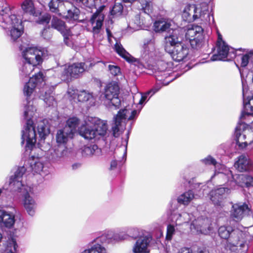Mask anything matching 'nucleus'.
Returning <instances> with one entry per match:
<instances>
[{
    "label": "nucleus",
    "instance_id": "12",
    "mask_svg": "<svg viewBox=\"0 0 253 253\" xmlns=\"http://www.w3.org/2000/svg\"><path fill=\"white\" fill-rule=\"evenodd\" d=\"M193 187L195 192L192 190H189L180 195L177 198V201L179 203L184 205H188L192 200L196 198L197 196L200 197L201 195L204 194V192L206 190V188L208 186L197 183L194 184Z\"/></svg>",
    "mask_w": 253,
    "mask_h": 253
},
{
    "label": "nucleus",
    "instance_id": "41",
    "mask_svg": "<svg viewBox=\"0 0 253 253\" xmlns=\"http://www.w3.org/2000/svg\"><path fill=\"white\" fill-rule=\"evenodd\" d=\"M115 49L117 53L128 62H133L135 59L123 47L120 43L117 42L115 45Z\"/></svg>",
    "mask_w": 253,
    "mask_h": 253
},
{
    "label": "nucleus",
    "instance_id": "57",
    "mask_svg": "<svg viewBox=\"0 0 253 253\" xmlns=\"http://www.w3.org/2000/svg\"><path fill=\"white\" fill-rule=\"evenodd\" d=\"M42 36L45 40H49L52 36V34L49 28L44 29L41 33Z\"/></svg>",
    "mask_w": 253,
    "mask_h": 253
},
{
    "label": "nucleus",
    "instance_id": "16",
    "mask_svg": "<svg viewBox=\"0 0 253 253\" xmlns=\"http://www.w3.org/2000/svg\"><path fill=\"white\" fill-rule=\"evenodd\" d=\"M69 150L64 144L54 146L48 151V157L53 163H60L68 156Z\"/></svg>",
    "mask_w": 253,
    "mask_h": 253
},
{
    "label": "nucleus",
    "instance_id": "63",
    "mask_svg": "<svg viewBox=\"0 0 253 253\" xmlns=\"http://www.w3.org/2000/svg\"><path fill=\"white\" fill-rule=\"evenodd\" d=\"M122 0L123 2H124L125 3H129L130 4H132V3H133L134 2L136 1V0Z\"/></svg>",
    "mask_w": 253,
    "mask_h": 253
},
{
    "label": "nucleus",
    "instance_id": "45",
    "mask_svg": "<svg viewBox=\"0 0 253 253\" xmlns=\"http://www.w3.org/2000/svg\"><path fill=\"white\" fill-rule=\"evenodd\" d=\"M80 10L75 7H72L68 10L67 14L65 15V18L69 20H76L79 18Z\"/></svg>",
    "mask_w": 253,
    "mask_h": 253
},
{
    "label": "nucleus",
    "instance_id": "47",
    "mask_svg": "<svg viewBox=\"0 0 253 253\" xmlns=\"http://www.w3.org/2000/svg\"><path fill=\"white\" fill-rule=\"evenodd\" d=\"M79 124V119L77 117H72L67 120L66 125L65 127H69V128L72 130V133L74 134Z\"/></svg>",
    "mask_w": 253,
    "mask_h": 253
},
{
    "label": "nucleus",
    "instance_id": "10",
    "mask_svg": "<svg viewBox=\"0 0 253 253\" xmlns=\"http://www.w3.org/2000/svg\"><path fill=\"white\" fill-rule=\"evenodd\" d=\"M22 55L25 61L38 66L42 62L43 58L46 57L47 53V50L43 48L29 47L23 50Z\"/></svg>",
    "mask_w": 253,
    "mask_h": 253
},
{
    "label": "nucleus",
    "instance_id": "25",
    "mask_svg": "<svg viewBox=\"0 0 253 253\" xmlns=\"http://www.w3.org/2000/svg\"><path fill=\"white\" fill-rule=\"evenodd\" d=\"M105 6L101 5L98 9L97 12H95L92 15L90 19V23L92 27V32L94 35L98 34L101 29L104 20V16L101 13V12L104 8Z\"/></svg>",
    "mask_w": 253,
    "mask_h": 253
},
{
    "label": "nucleus",
    "instance_id": "15",
    "mask_svg": "<svg viewBox=\"0 0 253 253\" xmlns=\"http://www.w3.org/2000/svg\"><path fill=\"white\" fill-rule=\"evenodd\" d=\"M203 29L201 26L192 25L189 27L185 34V38L189 41L193 48L196 47L203 40Z\"/></svg>",
    "mask_w": 253,
    "mask_h": 253
},
{
    "label": "nucleus",
    "instance_id": "49",
    "mask_svg": "<svg viewBox=\"0 0 253 253\" xmlns=\"http://www.w3.org/2000/svg\"><path fill=\"white\" fill-rule=\"evenodd\" d=\"M38 131L39 136L42 139H44L45 136L49 133L48 128L45 126L42 122H41L38 125Z\"/></svg>",
    "mask_w": 253,
    "mask_h": 253
},
{
    "label": "nucleus",
    "instance_id": "40",
    "mask_svg": "<svg viewBox=\"0 0 253 253\" xmlns=\"http://www.w3.org/2000/svg\"><path fill=\"white\" fill-rule=\"evenodd\" d=\"M171 21L161 19L156 21L154 24V30L156 32H163L171 29Z\"/></svg>",
    "mask_w": 253,
    "mask_h": 253
},
{
    "label": "nucleus",
    "instance_id": "30",
    "mask_svg": "<svg viewBox=\"0 0 253 253\" xmlns=\"http://www.w3.org/2000/svg\"><path fill=\"white\" fill-rule=\"evenodd\" d=\"M74 134L68 127L58 130L56 135V141L58 144L65 145L69 139L73 137Z\"/></svg>",
    "mask_w": 253,
    "mask_h": 253
},
{
    "label": "nucleus",
    "instance_id": "59",
    "mask_svg": "<svg viewBox=\"0 0 253 253\" xmlns=\"http://www.w3.org/2000/svg\"><path fill=\"white\" fill-rule=\"evenodd\" d=\"M178 253H192V251L189 248H182L180 249Z\"/></svg>",
    "mask_w": 253,
    "mask_h": 253
},
{
    "label": "nucleus",
    "instance_id": "39",
    "mask_svg": "<svg viewBox=\"0 0 253 253\" xmlns=\"http://www.w3.org/2000/svg\"><path fill=\"white\" fill-rule=\"evenodd\" d=\"M195 9H196L195 4L187 5L183 9L182 14V17L183 20L188 22H192L195 21V17L197 15H195Z\"/></svg>",
    "mask_w": 253,
    "mask_h": 253
},
{
    "label": "nucleus",
    "instance_id": "42",
    "mask_svg": "<svg viewBox=\"0 0 253 253\" xmlns=\"http://www.w3.org/2000/svg\"><path fill=\"white\" fill-rule=\"evenodd\" d=\"M143 52L145 55L152 56L155 50V41L153 38L146 39L143 46Z\"/></svg>",
    "mask_w": 253,
    "mask_h": 253
},
{
    "label": "nucleus",
    "instance_id": "7",
    "mask_svg": "<svg viewBox=\"0 0 253 253\" xmlns=\"http://www.w3.org/2000/svg\"><path fill=\"white\" fill-rule=\"evenodd\" d=\"M137 114L136 110L126 108L120 110L114 117V123L112 127L113 135L118 137L125 129L126 121L133 120Z\"/></svg>",
    "mask_w": 253,
    "mask_h": 253
},
{
    "label": "nucleus",
    "instance_id": "35",
    "mask_svg": "<svg viewBox=\"0 0 253 253\" xmlns=\"http://www.w3.org/2000/svg\"><path fill=\"white\" fill-rule=\"evenodd\" d=\"M242 229H245L243 227L240 225H239L238 227L235 229H233L232 227L229 226H222L220 227L218 229V234L219 236L223 239H228V242L230 243V240L232 237V234L234 231L238 230L240 232H241L243 231Z\"/></svg>",
    "mask_w": 253,
    "mask_h": 253
},
{
    "label": "nucleus",
    "instance_id": "26",
    "mask_svg": "<svg viewBox=\"0 0 253 253\" xmlns=\"http://www.w3.org/2000/svg\"><path fill=\"white\" fill-rule=\"evenodd\" d=\"M151 241L149 236H141L136 240L132 247L133 253H148V247Z\"/></svg>",
    "mask_w": 253,
    "mask_h": 253
},
{
    "label": "nucleus",
    "instance_id": "52",
    "mask_svg": "<svg viewBox=\"0 0 253 253\" xmlns=\"http://www.w3.org/2000/svg\"><path fill=\"white\" fill-rule=\"evenodd\" d=\"M140 3L142 9L145 13L149 14L151 12L152 5L151 1H147V0H140Z\"/></svg>",
    "mask_w": 253,
    "mask_h": 253
},
{
    "label": "nucleus",
    "instance_id": "50",
    "mask_svg": "<svg viewBox=\"0 0 253 253\" xmlns=\"http://www.w3.org/2000/svg\"><path fill=\"white\" fill-rule=\"evenodd\" d=\"M63 2L62 0H51L48 3L50 10L52 12L58 11V8Z\"/></svg>",
    "mask_w": 253,
    "mask_h": 253
},
{
    "label": "nucleus",
    "instance_id": "4",
    "mask_svg": "<svg viewBox=\"0 0 253 253\" xmlns=\"http://www.w3.org/2000/svg\"><path fill=\"white\" fill-rule=\"evenodd\" d=\"M224 171H219V177L224 182L230 181L231 185L235 184L239 187L249 188L253 187V174H236L233 175L232 171L225 166H221Z\"/></svg>",
    "mask_w": 253,
    "mask_h": 253
},
{
    "label": "nucleus",
    "instance_id": "29",
    "mask_svg": "<svg viewBox=\"0 0 253 253\" xmlns=\"http://www.w3.org/2000/svg\"><path fill=\"white\" fill-rule=\"evenodd\" d=\"M229 192L230 189L228 188H217L210 192V199L214 205H220L222 197Z\"/></svg>",
    "mask_w": 253,
    "mask_h": 253
},
{
    "label": "nucleus",
    "instance_id": "33",
    "mask_svg": "<svg viewBox=\"0 0 253 253\" xmlns=\"http://www.w3.org/2000/svg\"><path fill=\"white\" fill-rule=\"evenodd\" d=\"M178 31L176 29L169 30V35L165 37L166 47L165 49L166 51H169L168 47L169 45L171 46L172 48L175 46V45L179 43H181L179 41L178 38Z\"/></svg>",
    "mask_w": 253,
    "mask_h": 253
},
{
    "label": "nucleus",
    "instance_id": "60",
    "mask_svg": "<svg viewBox=\"0 0 253 253\" xmlns=\"http://www.w3.org/2000/svg\"><path fill=\"white\" fill-rule=\"evenodd\" d=\"M194 253H209V252L206 248L200 247L198 248Z\"/></svg>",
    "mask_w": 253,
    "mask_h": 253
},
{
    "label": "nucleus",
    "instance_id": "23",
    "mask_svg": "<svg viewBox=\"0 0 253 253\" xmlns=\"http://www.w3.org/2000/svg\"><path fill=\"white\" fill-rule=\"evenodd\" d=\"M235 169L240 172L250 171L253 169V163L248 156H239L234 163Z\"/></svg>",
    "mask_w": 253,
    "mask_h": 253
},
{
    "label": "nucleus",
    "instance_id": "21",
    "mask_svg": "<svg viewBox=\"0 0 253 253\" xmlns=\"http://www.w3.org/2000/svg\"><path fill=\"white\" fill-rule=\"evenodd\" d=\"M87 124H93V125L96 135L104 136L107 133L108 126L106 121L101 120L98 118L92 117H87Z\"/></svg>",
    "mask_w": 253,
    "mask_h": 253
},
{
    "label": "nucleus",
    "instance_id": "13",
    "mask_svg": "<svg viewBox=\"0 0 253 253\" xmlns=\"http://www.w3.org/2000/svg\"><path fill=\"white\" fill-rule=\"evenodd\" d=\"M84 65V63L81 62L64 66L61 76V80L68 81L72 78H78L85 71Z\"/></svg>",
    "mask_w": 253,
    "mask_h": 253
},
{
    "label": "nucleus",
    "instance_id": "37",
    "mask_svg": "<svg viewBox=\"0 0 253 253\" xmlns=\"http://www.w3.org/2000/svg\"><path fill=\"white\" fill-rule=\"evenodd\" d=\"M97 238L91 242L90 247L84 250L81 253H107V250L102 245L99 244L100 241H97Z\"/></svg>",
    "mask_w": 253,
    "mask_h": 253
},
{
    "label": "nucleus",
    "instance_id": "27",
    "mask_svg": "<svg viewBox=\"0 0 253 253\" xmlns=\"http://www.w3.org/2000/svg\"><path fill=\"white\" fill-rule=\"evenodd\" d=\"M87 117L84 118V123L79 128V134L86 139L90 140L96 137L93 124H87Z\"/></svg>",
    "mask_w": 253,
    "mask_h": 253
},
{
    "label": "nucleus",
    "instance_id": "46",
    "mask_svg": "<svg viewBox=\"0 0 253 253\" xmlns=\"http://www.w3.org/2000/svg\"><path fill=\"white\" fill-rule=\"evenodd\" d=\"M144 25V23L139 15H136L134 19L129 22V26H131L134 29H138L142 28V26Z\"/></svg>",
    "mask_w": 253,
    "mask_h": 253
},
{
    "label": "nucleus",
    "instance_id": "31",
    "mask_svg": "<svg viewBox=\"0 0 253 253\" xmlns=\"http://www.w3.org/2000/svg\"><path fill=\"white\" fill-rule=\"evenodd\" d=\"M194 216L193 214H190L186 212L181 213H174L172 215V220L175 224V226L184 223H188L189 221H192Z\"/></svg>",
    "mask_w": 253,
    "mask_h": 253
},
{
    "label": "nucleus",
    "instance_id": "5",
    "mask_svg": "<svg viewBox=\"0 0 253 253\" xmlns=\"http://www.w3.org/2000/svg\"><path fill=\"white\" fill-rule=\"evenodd\" d=\"M252 237L246 231L240 232L238 230L234 231L230 243L227 246L231 252L235 253H247L248 250V242L252 239Z\"/></svg>",
    "mask_w": 253,
    "mask_h": 253
},
{
    "label": "nucleus",
    "instance_id": "43",
    "mask_svg": "<svg viewBox=\"0 0 253 253\" xmlns=\"http://www.w3.org/2000/svg\"><path fill=\"white\" fill-rule=\"evenodd\" d=\"M81 2L85 6L91 9L90 12H92V9H95V12H97L99 7L101 6L99 5L101 0H81Z\"/></svg>",
    "mask_w": 253,
    "mask_h": 253
},
{
    "label": "nucleus",
    "instance_id": "19",
    "mask_svg": "<svg viewBox=\"0 0 253 253\" xmlns=\"http://www.w3.org/2000/svg\"><path fill=\"white\" fill-rule=\"evenodd\" d=\"M168 52L170 54L173 60L177 62L185 61L188 58L189 48L183 43L175 45L172 49Z\"/></svg>",
    "mask_w": 253,
    "mask_h": 253
},
{
    "label": "nucleus",
    "instance_id": "58",
    "mask_svg": "<svg viewBox=\"0 0 253 253\" xmlns=\"http://www.w3.org/2000/svg\"><path fill=\"white\" fill-rule=\"evenodd\" d=\"M50 17L48 15H44L41 19V23L47 24L49 22Z\"/></svg>",
    "mask_w": 253,
    "mask_h": 253
},
{
    "label": "nucleus",
    "instance_id": "14",
    "mask_svg": "<svg viewBox=\"0 0 253 253\" xmlns=\"http://www.w3.org/2000/svg\"><path fill=\"white\" fill-rule=\"evenodd\" d=\"M190 228L193 233L204 234L209 233L212 229L210 219L203 216L192 219Z\"/></svg>",
    "mask_w": 253,
    "mask_h": 253
},
{
    "label": "nucleus",
    "instance_id": "53",
    "mask_svg": "<svg viewBox=\"0 0 253 253\" xmlns=\"http://www.w3.org/2000/svg\"><path fill=\"white\" fill-rule=\"evenodd\" d=\"M17 247L18 246L16 241L12 239L8 243L5 253H15Z\"/></svg>",
    "mask_w": 253,
    "mask_h": 253
},
{
    "label": "nucleus",
    "instance_id": "44",
    "mask_svg": "<svg viewBox=\"0 0 253 253\" xmlns=\"http://www.w3.org/2000/svg\"><path fill=\"white\" fill-rule=\"evenodd\" d=\"M21 7L25 13L31 15L35 13V8L32 0H25L22 3Z\"/></svg>",
    "mask_w": 253,
    "mask_h": 253
},
{
    "label": "nucleus",
    "instance_id": "34",
    "mask_svg": "<svg viewBox=\"0 0 253 253\" xmlns=\"http://www.w3.org/2000/svg\"><path fill=\"white\" fill-rule=\"evenodd\" d=\"M15 222V215L13 213L0 210V223H2L5 227L11 228Z\"/></svg>",
    "mask_w": 253,
    "mask_h": 253
},
{
    "label": "nucleus",
    "instance_id": "28",
    "mask_svg": "<svg viewBox=\"0 0 253 253\" xmlns=\"http://www.w3.org/2000/svg\"><path fill=\"white\" fill-rule=\"evenodd\" d=\"M74 101L76 100L81 102L86 103V105L88 107L94 106L95 104L96 100L92 93L88 92L85 90L77 91L74 94Z\"/></svg>",
    "mask_w": 253,
    "mask_h": 253
},
{
    "label": "nucleus",
    "instance_id": "18",
    "mask_svg": "<svg viewBox=\"0 0 253 253\" xmlns=\"http://www.w3.org/2000/svg\"><path fill=\"white\" fill-rule=\"evenodd\" d=\"M128 236V234L116 233L113 231H107L97 237V241H100L102 244H115L126 240Z\"/></svg>",
    "mask_w": 253,
    "mask_h": 253
},
{
    "label": "nucleus",
    "instance_id": "17",
    "mask_svg": "<svg viewBox=\"0 0 253 253\" xmlns=\"http://www.w3.org/2000/svg\"><path fill=\"white\" fill-rule=\"evenodd\" d=\"M51 26L61 32L64 37V42L66 44H68L67 40L74 39L75 35L73 34V31L76 29V26L72 29H67L65 22L54 16L53 17L51 20Z\"/></svg>",
    "mask_w": 253,
    "mask_h": 253
},
{
    "label": "nucleus",
    "instance_id": "55",
    "mask_svg": "<svg viewBox=\"0 0 253 253\" xmlns=\"http://www.w3.org/2000/svg\"><path fill=\"white\" fill-rule=\"evenodd\" d=\"M141 229L136 227H130L127 229L129 236L133 239H136L140 234Z\"/></svg>",
    "mask_w": 253,
    "mask_h": 253
},
{
    "label": "nucleus",
    "instance_id": "24",
    "mask_svg": "<svg viewBox=\"0 0 253 253\" xmlns=\"http://www.w3.org/2000/svg\"><path fill=\"white\" fill-rule=\"evenodd\" d=\"M249 211L250 209L246 204L238 203L234 204L231 211V218L233 220L238 222Z\"/></svg>",
    "mask_w": 253,
    "mask_h": 253
},
{
    "label": "nucleus",
    "instance_id": "51",
    "mask_svg": "<svg viewBox=\"0 0 253 253\" xmlns=\"http://www.w3.org/2000/svg\"><path fill=\"white\" fill-rule=\"evenodd\" d=\"M250 61L253 62V50L242 56L241 62L242 66L246 67Z\"/></svg>",
    "mask_w": 253,
    "mask_h": 253
},
{
    "label": "nucleus",
    "instance_id": "62",
    "mask_svg": "<svg viewBox=\"0 0 253 253\" xmlns=\"http://www.w3.org/2000/svg\"><path fill=\"white\" fill-rule=\"evenodd\" d=\"M81 165L79 163H76V164H74L72 165V168L73 169H78V168H79L80 167Z\"/></svg>",
    "mask_w": 253,
    "mask_h": 253
},
{
    "label": "nucleus",
    "instance_id": "9",
    "mask_svg": "<svg viewBox=\"0 0 253 253\" xmlns=\"http://www.w3.org/2000/svg\"><path fill=\"white\" fill-rule=\"evenodd\" d=\"M159 74L160 75L156 76L157 83L155 87L144 94L140 93L136 94L133 97L134 102H135L136 100L138 99H139L138 104L142 105L146 100L148 95L151 94V96L153 95L161 89L162 87L161 84H163V85H167L173 80V78L168 79V78L169 77V73L167 72L159 73Z\"/></svg>",
    "mask_w": 253,
    "mask_h": 253
},
{
    "label": "nucleus",
    "instance_id": "54",
    "mask_svg": "<svg viewBox=\"0 0 253 253\" xmlns=\"http://www.w3.org/2000/svg\"><path fill=\"white\" fill-rule=\"evenodd\" d=\"M176 230H177V228L175 229L174 225L169 224L167 226V234L166 239L168 241H170L172 239L173 235L174 234Z\"/></svg>",
    "mask_w": 253,
    "mask_h": 253
},
{
    "label": "nucleus",
    "instance_id": "1",
    "mask_svg": "<svg viewBox=\"0 0 253 253\" xmlns=\"http://www.w3.org/2000/svg\"><path fill=\"white\" fill-rule=\"evenodd\" d=\"M37 71L23 88L24 94L27 96V104L24 107V117L26 123L22 130L21 144L25 150L31 151L35 146L37 134L33 121L32 118L36 112V107L32 100L38 97L44 100L49 106L53 105L55 100L50 94L53 91L54 85L49 86L45 83V76L42 71L40 70L37 65L24 61L20 69V75L22 78L28 77L33 71Z\"/></svg>",
    "mask_w": 253,
    "mask_h": 253
},
{
    "label": "nucleus",
    "instance_id": "36",
    "mask_svg": "<svg viewBox=\"0 0 253 253\" xmlns=\"http://www.w3.org/2000/svg\"><path fill=\"white\" fill-rule=\"evenodd\" d=\"M82 154L84 157L99 156L101 154V150L95 144L84 146L81 149Z\"/></svg>",
    "mask_w": 253,
    "mask_h": 253
},
{
    "label": "nucleus",
    "instance_id": "32",
    "mask_svg": "<svg viewBox=\"0 0 253 253\" xmlns=\"http://www.w3.org/2000/svg\"><path fill=\"white\" fill-rule=\"evenodd\" d=\"M28 164L30 170L33 172L40 174L43 172L44 165L40 158L32 157L29 159Z\"/></svg>",
    "mask_w": 253,
    "mask_h": 253
},
{
    "label": "nucleus",
    "instance_id": "11",
    "mask_svg": "<svg viewBox=\"0 0 253 253\" xmlns=\"http://www.w3.org/2000/svg\"><path fill=\"white\" fill-rule=\"evenodd\" d=\"M235 135L237 145L240 149L253 144V127L242 129L236 128Z\"/></svg>",
    "mask_w": 253,
    "mask_h": 253
},
{
    "label": "nucleus",
    "instance_id": "61",
    "mask_svg": "<svg viewBox=\"0 0 253 253\" xmlns=\"http://www.w3.org/2000/svg\"><path fill=\"white\" fill-rule=\"evenodd\" d=\"M118 165V162L117 160H113L111 162L110 164V169H114L116 168Z\"/></svg>",
    "mask_w": 253,
    "mask_h": 253
},
{
    "label": "nucleus",
    "instance_id": "64",
    "mask_svg": "<svg viewBox=\"0 0 253 253\" xmlns=\"http://www.w3.org/2000/svg\"><path fill=\"white\" fill-rule=\"evenodd\" d=\"M126 147L124 150V153H123V158L124 157H126Z\"/></svg>",
    "mask_w": 253,
    "mask_h": 253
},
{
    "label": "nucleus",
    "instance_id": "20",
    "mask_svg": "<svg viewBox=\"0 0 253 253\" xmlns=\"http://www.w3.org/2000/svg\"><path fill=\"white\" fill-rule=\"evenodd\" d=\"M229 51V46L222 40V36L218 33V39L216 43V54H213L211 61L221 60L227 57Z\"/></svg>",
    "mask_w": 253,
    "mask_h": 253
},
{
    "label": "nucleus",
    "instance_id": "22",
    "mask_svg": "<svg viewBox=\"0 0 253 253\" xmlns=\"http://www.w3.org/2000/svg\"><path fill=\"white\" fill-rule=\"evenodd\" d=\"M194 13L197 16L195 17V21L199 20L201 24H207L210 21L211 16L209 12V8L206 3L199 4H195Z\"/></svg>",
    "mask_w": 253,
    "mask_h": 253
},
{
    "label": "nucleus",
    "instance_id": "8",
    "mask_svg": "<svg viewBox=\"0 0 253 253\" xmlns=\"http://www.w3.org/2000/svg\"><path fill=\"white\" fill-rule=\"evenodd\" d=\"M244 108L242 112L238 126V129L253 127V95L246 97L243 90Z\"/></svg>",
    "mask_w": 253,
    "mask_h": 253
},
{
    "label": "nucleus",
    "instance_id": "6",
    "mask_svg": "<svg viewBox=\"0 0 253 253\" xmlns=\"http://www.w3.org/2000/svg\"><path fill=\"white\" fill-rule=\"evenodd\" d=\"M120 87L116 82L108 84L104 88L102 102L106 107L110 109H117L121 105L119 97Z\"/></svg>",
    "mask_w": 253,
    "mask_h": 253
},
{
    "label": "nucleus",
    "instance_id": "2",
    "mask_svg": "<svg viewBox=\"0 0 253 253\" xmlns=\"http://www.w3.org/2000/svg\"><path fill=\"white\" fill-rule=\"evenodd\" d=\"M26 169L24 166L19 167L14 174L10 177L9 182L13 191L22 193L24 208L29 215L33 216L35 214L38 205L35 199L31 195V187L24 185L23 182V177Z\"/></svg>",
    "mask_w": 253,
    "mask_h": 253
},
{
    "label": "nucleus",
    "instance_id": "56",
    "mask_svg": "<svg viewBox=\"0 0 253 253\" xmlns=\"http://www.w3.org/2000/svg\"><path fill=\"white\" fill-rule=\"evenodd\" d=\"M108 69L110 73L114 76H119L121 73L120 67L115 65H109Z\"/></svg>",
    "mask_w": 253,
    "mask_h": 253
},
{
    "label": "nucleus",
    "instance_id": "48",
    "mask_svg": "<svg viewBox=\"0 0 253 253\" xmlns=\"http://www.w3.org/2000/svg\"><path fill=\"white\" fill-rule=\"evenodd\" d=\"M123 5L122 3L116 2L112 7L110 13L114 17L121 15L123 12Z\"/></svg>",
    "mask_w": 253,
    "mask_h": 253
},
{
    "label": "nucleus",
    "instance_id": "3",
    "mask_svg": "<svg viewBox=\"0 0 253 253\" xmlns=\"http://www.w3.org/2000/svg\"><path fill=\"white\" fill-rule=\"evenodd\" d=\"M0 26L4 29H10L9 35L13 41L19 38L23 33L24 26L21 20L15 15L10 14L5 0H0Z\"/></svg>",
    "mask_w": 253,
    "mask_h": 253
},
{
    "label": "nucleus",
    "instance_id": "38",
    "mask_svg": "<svg viewBox=\"0 0 253 253\" xmlns=\"http://www.w3.org/2000/svg\"><path fill=\"white\" fill-rule=\"evenodd\" d=\"M201 162L202 164L206 166H214L215 167V174L214 176H217L218 178H220L218 176L219 171H224L221 166H224V165L217 164L215 159L211 155H209L206 158L201 159Z\"/></svg>",
    "mask_w": 253,
    "mask_h": 253
}]
</instances>
